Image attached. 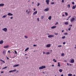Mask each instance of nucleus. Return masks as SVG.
<instances>
[{
    "mask_svg": "<svg viewBox=\"0 0 76 76\" xmlns=\"http://www.w3.org/2000/svg\"><path fill=\"white\" fill-rule=\"evenodd\" d=\"M15 54H17V52L15 50Z\"/></svg>",
    "mask_w": 76,
    "mask_h": 76,
    "instance_id": "nucleus-43",
    "label": "nucleus"
},
{
    "mask_svg": "<svg viewBox=\"0 0 76 76\" xmlns=\"http://www.w3.org/2000/svg\"><path fill=\"white\" fill-rule=\"evenodd\" d=\"M52 66L53 67H54V65H52Z\"/></svg>",
    "mask_w": 76,
    "mask_h": 76,
    "instance_id": "nucleus-59",
    "label": "nucleus"
},
{
    "mask_svg": "<svg viewBox=\"0 0 76 76\" xmlns=\"http://www.w3.org/2000/svg\"><path fill=\"white\" fill-rule=\"evenodd\" d=\"M7 15L8 16H13V14L9 13Z\"/></svg>",
    "mask_w": 76,
    "mask_h": 76,
    "instance_id": "nucleus-8",
    "label": "nucleus"
},
{
    "mask_svg": "<svg viewBox=\"0 0 76 76\" xmlns=\"http://www.w3.org/2000/svg\"><path fill=\"white\" fill-rule=\"evenodd\" d=\"M4 72L3 71H2L1 72V73H4Z\"/></svg>",
    "mask_w": 76,
    "mask_h": 76,
    "instance_id": "nucleus-58",
    "label": "nucleus"
},
{
    "mask_svg": "<svg viewBox=\"0 0 76 76\" xmlns=\"http://www.w3.org/2000/svg\"><path fill=\"white\" fill-rule=\"evenodd\" d=\"M71 29V27H70V28H68V31H70Z\"/></svg>",
    "mask_w": 76,
    "mask_h": 76,
    "instance_id": "nucleus-38",
    "label": "nucleus"
},
{
    "mask_svg": "<svg viewBox=\"0 0 76 76\" xmlns=\"http://www.w3.org/2000/svg\"><path fill=\"white\" fill-rule=\"evenodd\" d=\"M34 11H35V9L34 8Z\"/></svg>",
    "mask_w": 76,
    "mask_h": 76,
    "instance_id": "nucleus-63",
    "label": "nucleus"
},
{
    "mask_svg": "<svg viewBox=\"0 0 76 76\" xmlns=\"http://www.w3.org/2000/svg\"><path fill=\"white\" fill-rule=\"evenodd\" d=\"M8 53H10V51L9 50L8 51Z\"/></svg>",
    "mask_w": 76,
    "mask_h": 76,
    "instance_id": "nucleus-57",
    "label": "nucleus"
},
{
    "mask_svg": "<svg viewBox=\"0 0 76 76\" xmlns=\"http://www.w3.org/2000/svg\"><path fill=\"white\" fill-rule=\"evenodd\" d=\"M67 66H69V63H67Z\"/></svg>",
    "mask_w": 76,
    "mask_h": 76,
    "instance_id": "nucleus-49",
    "label": "nucleus"
},
{
    "mask_svg": "<svg viewBox=\"0 0 76 76\" xmlns=\"http://www.w3.org/2000/svg\"><path fill=\"white\" fill-rule=\"evenodd\" d=\"M37 20L38 21H39V18H37Z\"/></svg>",
    "mask_w": 76,
    "mask_h": 76,
    "instance_id": "nucleus-45",
    "label": "nucleus"
},
{
    "mask_svg": "<svg viewBox=\"0 0 76 76\" xmlns=\"http://www.w3.org/2000/svg\"><path fill=\"white\" fill-rule=\"evenodd\" d=\"M58 47H62V45H58Z\"/></svg>",
    "mask_w": 76,
    "mask_h": 76,
    "instance_id": "nucleus-35",
    "label": "nucleus"
},
{
    "mask_svg": "<svg viewBox=\"0 0 76 76\" xmlns=\"http://www.w3.org/2000/svg\"><path fill=\"white\" fill-rule=\"evenodd\" d=\"M2 53L3 54H4V55H5V54H6V51H5V50L3 51Z\"/></svg>",
    "mask_w": 76,
    "mask_h": 76,
    "instance_id": "nucleus-12",
    "label": "nucleus"
},
{
    "mask_svg": "<svg viewBox=\"0 0 76 76\" xmlns=\"http://www.w3.org/2000/svg\"><path fill=\"white\" fill-rule=\"evenodd\" d=\"M3 43V40L0 41V44H2Z\"/></svg>",
    "mask_w": 76,
    "mask_h": 76,
    "instance_id": "nucleus-19",
    "label": "nucleus"
},
{
    "mask_svg": "<svg viewBox=\"0 0 76 76\" xmlns=\"http://www.w3.org/2000/svg\"><path fill=\"white\" fill-rule=\"evenodd\" d=\"M51 4H54V2H51Z\"/></svg>",
    "mask_w": 76,
    "mask_h": 76,
    "instance_id": "nucleus-39",
    "label": "nucleus"
},
{
    "mask_svg": "<svg viewBox=\"0 0 76 76\" xmlns=\"http://www.w3.org/2000/svg\"><path fill=\"white\" fill-rule=\"evenodd\" d=\"M71 17V16H69V17H68V18L69 19V18H70Z\"/></svg>",
    "mask_w": 76,
    "mask_h": 76,
    "instance_id": "nucleus-55",
    "label": "nucleus"
},
{
    "mask_svg": "<svg viewBox=\"0 0 76 76\" xmlns=\"http://www.w3.org/2000/svg\"><path fill=\"white\" fill-rule=\"evenodd\" d=\"M56 27H57V26H53L51 27V29H54V28H56Z\"/></svg>",
    "mask_w": 76,
    "mask_h": 76,
    "instance_id": "nucleus-11",
    "label": "nucleus"
},
{
    "mask_svg": "<svg viewBox=\"0 0 76 76\" xmlns=\"http://www.w3.org/2000/svg\"><path fill=\"white\" fill-rule=\"evenodd\" d=\"M19 64H15L13 66L14 67H18V66H19Z\"/></svg>",
    "mask_w": 76,
    "mask_h": 76,
    "instance_id": "nucleus-10",
    "label": "nucleus"
},
{
    "mask_svg": "<svg viewBox=\"0 0 76 76\" xmlns=\"http://www.w3.org/2000/svg\"><path fill=\"white\" fill-rule=\"evenodd\" d=\"M30 11H28V14H29V13H30Z\"/></svg>",
    "mask_w": 76,
    "mask_h": 76,
    "instance_id": "nucleus-52",
    "label": "nucleus"
},
{
    "mask_svg": "<svg viewBox=\"0 0 76 76\" xmlns=\"http://www.w3.org/2000/svg\"><path fill=\"white\" fill-rule=\"evenodd\" d=\"M15 71H16V69H14L13 70H11L10 71H9V72L10 73H12V72H15Z\"/></svg>",
    "mask_w": 76,
    "mask_h": 76,
    "instance_id": "nucleus-7",
    "label": "nucleus"
},
{
    "mask_svg": "<svg viewBox=\"0 0 76 76\" xmlns=\"http://www.w3.org/2000/svg\"><path fill=\"white\" fill-rule=\"evenodd\" d=\"M50 46H51V44H48L46 46V47H48V48H49V47H50Z\"/></svg>",
    "mask_w": 76,
    "mask_h": 76,
    "instance_id": "nucleus-6",
    "label": "nucleus"
},
{
    "mask_svg": "<svg viewBox=\"0 0 76 76\" xmlns=\"http://www.w3.org/2000/svg\"><path fill=\"white\" fill-rule=\"evenodd\" d=\"M46 54L47 55H48V54H50V52H47Z\"/></svg>",
    "mask_w": 76,
    "mask_h": 76,
    "instance_id": "nucleus-32",
    "label": "nucleus"
},
{
    "mask_svg": "<svg viewBox=\"0 0 76 76\" xmlns=\"http://www.w3.org/2000/svg\"><path fill=\"white\" fill-rule=\"evenodd\" d=\"M7 16V15H4L3 17H2V18H6Z\"/></svg>",
    "mask_w": 76,
    "mask_h": 76,
    "instance_id": "nucleus-31",
    "label": "nucleus"
},
{
    "mask_svg": "<svg viewBox=\"0 0 76 76\" xmlns=\"http://www.w3.org/2000/svg\"><path fill=\"white\" fill-rule=\"evenodd\" d=\"M39 5H40V3H38V4H37V6H39Z\"/></svg>",
    "mask_w": 76,
    "mask_h": 76,
    "instance_id": "nucleus-36",
    "label": "nucleus"
},
{
    "mask_svg": "<svg viewBox=\"0 0 76 76\" xmlns=\"http://www.w3.org/2000/svg\"><path fill=\"white\" fill-rule=\"evenodd\" d=\"M50 51L51 53H52L53 52V50H50Z\"/></svg>",
    "mask_w": 76,
    "mask_h": 76,
    "instance_id": "nucleus-47",
    "label": "nucleus"
},
{
    "mask_svg": "<svg viewBox=\"0 0 76 76\" xmlns=\"http://www.w3.org/2000/svg\"><path fill=\"white\" fill-rule=\"evenodd\" d=\"M53 61H54L55 63H56V62H57V61L55 60V59H54L53 60Z\"/></svg>",
    "mask_w": 76,
    "mask_h": 76,
    "instance_id": "nucleus-25",
    "label": "nucleus"
},
{
    "mask_svg": "<svg viewBox=\"0 0 76 76\" xmlns=\"http://www.w3.org/2000/svg\"><path fill=\"white\" fill-rule=\"evenodd\" d=\"M7 66H5L4 68H3V69H6V68H7Z\"/></svg>",
    "mask_w": 76,
    "mask_h": 76,
    "instance_id": "nucleus-37",
    "label": "nucleus"
},
{
    "mask_svg": "<svg viewBox=\"0 0 76 76\" xmlns=\"http://www.w3.org/2000/svg\"><path fill=\"white\" fill-rule=\"evenodd\" d=\"M64 56V53L61 54V56Z\"/></svg>",
    "mask_w": 76,
    "mask_h": 76,
    "instance_id": "nucleus-29",
    "label": "nucleus"
},
{
    "mask_svg": "<svg viewBox=\"0 0 76 76\" xmlns=\"http://www.w3.org/2000/svg\"><path fill=\"white\" fill-rule=\"evenodd\" d=\"M37 11H35L33 13V14L34 15H36V14H37Z\"/></svg>",
    "mask_w": 76,
    "mask_h": 76,
    "instance_id": "nucleus-13",
    "label": "nucleus"
},
{
    "mask_svg": "<svg viewBox=\"0 0 76 76\" xmlns=\"http://www.w3.org/2000/svg\"><path fill=\"white\" fill-rule=\"evenodd\" d=\"M33 46L34 47H37V45H34Z\"/></svg>",
    "mask_w": 76,
    "mask_h": 76,
    "instance_id": "nucleus-42",
    "label": "nucleus"
},
{
    "mask_svg": "<svg viewBox=\"0 0 76 76\" xmlns=\"http://www.w3.org/2000/svg\"><path fill=\"white\" fill-rule=\"evenodd\" d=\"M75 48H76V44L75 45Z\"/></svg>",
    "mask_w": 76,
    "mask_h": 76,
    "instance_id": "nucleus-64",
    "label": "nucleus"
},
{
    "mask_svg": "<svg viewBox=\"0 0 76 76\" xmlns=\"http://www.w3.org/2000/svg\"><path fill=\"white\" fill-rule=\"evenodd\" d=\"M58 23L57 22L55 24V25H58Z\"/></svg>",
    "mask_w": 76,
    "mask_h": 76,
    "instance_id": "nucleus-33",
    "label": "nucleus"
},
{
    "mask_svg": "<svg viewBox=\"0 0 76 76\" xmlns=\"http://www.w3.org/2000/svg\"><path fill=\"white\" fill-rule=\"evenodd\" d=\"M58 67H60V63L58 62Z\"/></svg>",
    "mask_w": 76,
    "mask_h": 76,
    "instance_id": "nucleus-23",
    "label": "nucleus"
},
{
    "mask_svg": "<svg viewBox=\"0 0 76 76\" xmlns=\"http://www.w3.org/2000/svg\"><path fill=\"white\" fill-rule=\"evenodd\" d=\"M62 3H64V0H62Z\"/></svg>",
    "mask_w": 76,
    "mask_h": 76,
    "instance_id": "nucleus-50",
    "label": "nucleus"
},
{
    "mask_svg": "<svg viewBox=\"0 0 76 76\" xmlns=\"http://www.w3.org/2000/svg\"><path fill=\"white\" fill-rule=\"evenodd\" d=\"M10 19H13V17H11L10 18Z\"/></svg>",
    "mask_w": 76,
    "mask_h": 76,
    "instance_id": "nucleus-54",
    "label": "nucleus"
},
{
    "mask_svg": "<svg viewBox=\"0 0 76 76\" xmlns=\"http://www.w3.org/2000/svg\"><path fill=\"white\" fill-rule=\"evenodd\" d=\"M7 60H9V58H8L7 56Z\"/></svg>",
    "mask_w": 76,
    "mask_h": 76,
    "instance_id": "nucleus-53",
    "label": "nucleus"
},
{
    "mask_svg": "<svg viewBox=\"0 0 76 76\" xmlns=\"http://www.w3.org/2000/svg\"><path fill=\"white\" fill-rule=\"evenodd\" d=\"M65 14L66 15V16H67V15H68V14L66 12H65Z\"/></svg>",
    "mask_w": 76,
    "mask_h": 76,
    "instance_id": "nucleus-26",
    "label": "nucleus"
},
{
    "mask_svg": "<svg viewBox=\"0 0 76 76\" xmlns=\"http://www.w3.org/2000/svg\"><path fill=\"white\" fill-rule=\"evenodd\" d=\"M72 4H75V2H72Z\"/></svg>",
    "mask_w": 76,
    "mask_h": 76,
    "instance_id": "nucleus-44",
    "label": "nucleus"
},
{
    "mask_svg": "<svg viewBox=\"0 0 76 76\" xmlns=\"http://www.w3.org/2000/svg\"><path fill=\"white\" fill-rule=\"evenodd\" d=\"M69 24V22H66L65 23V25H68Z\"/></svg>",
    "mask_w": 76,
    "mask_h": 76,
    "instance_id": "nucleus-21",
    "label": "nucleus"
},
{
    "mask_svg": "<svg viewBox=\"0 0 76 76\" xmlns=\"http://www.w3.org/2000/svg\"><path fill=\"white\" fill-rule=\"evenodd\" d=\"M43 54H45V52H43Z\"/></svg>",
    "mask_w": 76,
    "mask_h": 76,
    "instance_id": "nucleus-61",
    "label": "nucleus"
},
{
    "mask_svg": "<svg viewBox=\"0 0 76 76\" xmlns=\"http://www.w3.org/2000/svg\"><path fill=\"white\" fill-rule=\"evenodd\" d=\"M54 36L53 35H49L48 36V38H52V37H54Z\"/></svg>",
    "mask_w": 76,
    "mask_h": 76,
    "instance_id": "nucleus-4",
    "label": "nucleus"
},
{
    "mask_svg": "<svg viewBox=\"0 0 76 76\" xmlns=\"http://www.w3.org/2000/svg\"><path fill=\"white\" fill-rule=\"evenodd\" d=\"M3 31H5V32H6L7 31V29L6 28H4L2 29Z\"/></svg>",
    "mask_w": 76,
    "mask_h": 76,
    "instance_id": "nucleus-3",
    "label": "nucleus"
},
{
    "mask_svg": "<svg viewBox=\"0 0 76 76\" xmlns=\"http://www.w3.org/2000/svg\"><path fill=\"white\" fill-rule=\"evenodd\" d=\"M75 8H76V7H75V6H73L72 7V9H75Z\"/></svg>",
    "mask_w": 76,
    "mask_h": 76,
    "instance_id": "nucleus-28",
    "label": "nucleus"
},
{
    "mask_svg": "<svg viewBox=\"0 0 76 76\" xmlns=\"http://www.w3.org/2000/svg\"><path fill=\"white\" fill-rule=\"evenodd\" d=\"M49 10V9L48 8H47L44 10V11H48V10Z\"/></svg>",
    "mask_w": 76,
    "mask_h": 76,
    "instance_id": "nucleus-20",
    "label": "nucleus"
},
{
    "mask_svg": "<svg viewBox=\"0 0 76 76\" xmlns=\"http://www.w3.org/2000/svg\"><path fill=\"white\" fill-rule=\"evenodd\" d=\"M62 16H63V17H64V15H62Z\"/></svg>",
    "mask_w": 76,
    "mask_h": 76,
    "instance_id": "nucleus-60",
    "label": "nucleus"
},
{
    "mask_svg": "<svg viewBox=\"0 0 76 76\" xmlns=\"http://www.w3.org/2000/svg\"><path fill=\"white\" fill-rule=\"evenodd\" d=\"M55 34L56 35H58V33H55Z\"/></svg>",
    "mask_w": 76,
    "mask_h": 76,
    "instance_id": "nucleus-48",
    "label": "nucleus"
},
{
    "mask_svg": "<svg viewBox=\"0 0 76 76\" xmlns=\"http://www.w3.org/2000/svg\"><path fill=\"white\" fill-rule=\"evenodd\" d=\"M63 44H66V42H64L63 43Z\"/></svg>",
    "mask_w": 76,
    "mask_h": 76,
    "instance_id": "nucleus-51",
    "label": "nucleus"
},
{
    "mask_svg": "<svg viewBox=\"0 0 76 76\" xmlns=\"http://www.w3.org/2000/svg\"><path fill=\"white\" fill-rule=\"evenodd\" d=\"M45 66H40L39 68V69H45Z\"/></svg>",
    "mask_w": 76,
    "mask_h": 76,
    "instance_id": "nucleus-1",
    "label": "nucleus"
},
{
    "mask_svg": "<svg viewBox=\"0 0 76 76\" xmlns=\"http://www.w3.org/2000/svg\"><path fill=\"white\" fill-rule=\"evenodd\" d=\"M69 18H68L66 19V20H69Z\"/></svg>",
    "mask_w": 76,
    "mask_h": 76,
    "instance_id": "nucleus-56",
    "label": "nucleus"
},
{
    "mask_svg": "<svg viewBox=\"0 0 76 76\" xmlns=\"http://www.w3.org/2000/svg\"><path fill=\"white\" fill-rule=\"evenodd\" d=\"M66 38V37L65 36H64L62 37V39H64V38Z\"/></svg>",
    "mask_w": 76,
    "mask_h": 76,
    "instance_id": "nucleus-30",
    "label": "nucleus"
},
{
    "mask_svg": "<svg viewBox=\"0 0 76 76\" xmlns=\"http://www.w3.org/2000/svg\"><path fill=\"white\" fill-rule=\"evenodd\" d=\"M64 35H68V34H67V33H66L64 34Z\"/></svg>",
    "mask_w": 76,
    "mask_h": 76,
    "instance_id": "nucleus-34",
    "label": "nucleus"
},
{
    "mask_svg": "<svg viewBox=\"0 0 76 76\" xmlns=\"http://www.w3.org/2000/svg\"><path fill=\"white\" fill-rule=\"evenodd\" d=\"M0 61H2V62H3V63H5V62L2 59H0Z\"/></svg>",
    "mask_w": 76,
    "mask_h": 76,
    "instance_id": "nucleus-22",
    "label": "nucleus"
},
{
    "mask_svg": "<svg viewBox=\"0 0 76 76\" xmlns=\"http://www.w3.org/2000/svg\"><path fill=\"white\" fill-rule=\"evenodd\" d=\"M74 20H75V18H72L70 20L71 22L72 23Z\"/></svg>",
    "mask_w": 76,
    "mask_h": 76,
    "instance_id": "nucleus-2",
    "label": "nucleus"
},
{
    "mask_svg": "<svg viewBox=\"0 0 76 76\" xmlns=\"http://www.w3.org/2000/svg\"><path fill=\"white\" fill-rule=\"evenodd\" d=\"M44 18V17L43 16H41V19H42Z\"/></svg>",
    "mask_w": 76,
    "mask_h": 76,
    "instance_id": "nucleus-40",
    "label": "nucleus"
},
{
    "mask_svg": "<svg viewBox=\"0 0 76 76\" xmlns=\"http://www.w3.org/2000/svg\"><path fill=\"white\" fill-rule=\"evenodd\" d=\"M69 26H70V27H72V25H69Z\"/></svg>",
    "mask_w": 76,
    "mask_h": 76,
    "instance_id": "nucleus-46",
    "label": "nucleus"
},
{
    "mask_svg": "<svg viewBox=\"0 0 76 76\" xmlns=\"http://www.w3.org/2000/svg\"><path fill=\"white\" fill-rule=\"evenodd\" d=\"M48 19L49 20H51V16H50L48 18Z\"/></svg>",
    "mask_w": 76,
    "mask_h": 76,
    "instance_id": "nucleus-18",
    "label": "nucleus"
},
{
    "mask_svg": "<svg viewBox=\"0 0 76 76\" xmlns=\"http://www.w3.org/2000/svg\"><path fill=\"white\" fill-rule=\"evenodd\" d=\"M46 2L47 3V4H49V3H50V0H47L46 1Z\"/></svg>",
    "mask_w": 76,
    "mask_h": 76,
    "instance_id": "nucleus-5",
    "label": "nucleus"
},
{
    "mask_svg": "<svg viewBox=\"0 0 76 76\" xmlns=\"http://www.w3.org/2000/svg\"><path fill=\"white\" fill-rule=\"evenodd\" d=\"M28 50H29V48H27L25 50V51H26Z\"/></svg>",
    "mask_w": 76,
    "mask_h": 76,
    "instance_id": "nucleus-24",
    "label": "nucleus"
},
{
    "mask_svg": "<svg viewBox=\"0 0 76 76\" xmlns=\"http://www.w3.org/2000/svg\"><path fill=\"white\" fill-rule=\"evenodd\" d=\"M73 75H72V74H71V73H69L68 74V76H72Z\"/></svg>",
    "mask_w": 76,
    "mask_h": 76,
    "instance_id": "nucleus-17",
    "label": "nucleus"
},
{
    "mask_svg": "<svg viewBox=\"0 0 76 76\" xmlns=\"http://www.w3.org/2000/svg\"><path fill=\"white\" fill-rule=\"evenodd\" d=\"M4 4H0V6H4Z\"/></svg>",
    "mask_w": 76,
    "mask_h": 76,
    "instance_id": "nucleus-14",
    "label": "nucleus"
},
{
    "mask_svg": "<svg viewBox=\"0 0 76 76\" xmlns=\"http://www.w3.org/2000/svg\"><path fill=\"white\" fill-rule=\"evenodd\" d=\"M9 47V45H7L4 46V48H8Z\"/></svg>",
    "mask_w": 76,
    "mask_h": 76,
    "instance_id": "nucleus-16",
    "label": "nucleus"
},
{
    "mask_svg": "<svg viewBox=\"0 0 76 76\" xmlns=\"http://www.w3.org/2000/svg\"><path fill=\"white\" fill-rule=\"evenodd\" d=\"M25 38H28V37H27L26 36H25Z\"/></svg>",
    "mask_w": 76,
    "mask_h": 76,
    "instance_id": "nucleus-41",
    "label": "nucleus"
},
{
    "mask_svg": "<svg viewBox=\"0 0 76 76\" xmlns=\"http://www.w3.org/2000/svg\"><path fill=\"white\" fill-rule=\"evenodd\" d=\"M64 32V30L62 31L61 32Z\"/></svg>",
    "mask_w": 76,
    "mask_h": 76,
    "instance_id": "nucleus-62",
    "label": "nucleus"
},
{
    "mask_svg": "<svg viewBox=\"0 0 76 76\" xmlns=\"http://www.w3.org/2000/svg\"><path fill=\"white\" fill-rule=\"evenodd\" d=\"M75 62V60L74 59H72L71 60V63H73Z\"/></svg>",
    "mask_w": 76,
    "mask_h": 76,
    "instance_id": "nucleus-9",
    "label": "nucleus"
},
{
    "mask_svg": "<svg viewBox=\"0 0 76 76\" xmlns=\"http://www.w3.org/2000/svg\"><path fill=\"white\" fill-rule=\"evenodd\" d=\"M67 7L68 8H70V4H68L67 5Z\"/></svg>",
    "mask_w": 76,
    "mask_h": 76,
    "instance_id": "nucleus-15",
    "label": "nucleus"
},
{
    "mask_svg": "<svg viewBox=\"0 0 76 76\" xmlns=\"http://www.w3.org/2000/svg\"><path fill=\"white\" fill-rule=\"evenodd\" d=\"M59 72H62V70L61 69H60L59 70Z\"/></svg>",
    "mask_w": 76,
    "mask_h": 76,
    "instance_id": "nucleus-27",
    "label": "nucleus"
}]
</instances>
